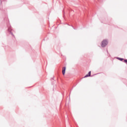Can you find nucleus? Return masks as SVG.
<instances>
[{
    "mask_svg": "<svg viewBox=\"0 0 127 127\" xmlns=\"http://www.w3.org/2000/svg\"><path fill=\"white\" fill-rule=\"evenodd\" d=\"M66 70V67H64L63 68V71H62V73L63 75H65V71Z\"/></svg>",
    "mask_w": 127,
    "mask_h": 127,
    "instance_id": "nucleus-2",
    "label": "nucleus"
},
{
    "mask_svg": "<svg viewBox=\"0 0 127 127\" xmlns=\"http://www.w3.org/2000/svg\"><path fill=\"white\" fill-rule=\"evenodd\" d=\"M118 59H119V60H120V61H123V60H124V59L121 58H118Z\"/></svg>",
    "mask_w": 127,
    "mask_h": 127,
    "instance_id": "nucleus-4",
    "label": "nucleus"
},
{
    "mask_svg": "<svg viewBox=\"0 0 127 127\" xmlns=\"http://www.w3.org/2000/svg\"><path fill=\"white\" fill-rule=\"evenodd\" d=\"M8 31L10 32V33L11 34V35H13V34L11 32V29L10 28H9L8 29Z\"/></svg>",
    "mask_w": 127,
    "mask_h": 127,
    "instance_id": "nucleus-3",
    "label": "nucleus"
},
{
    "mask_svg": "<svg viewBox=\"0 0 127 127\" xmlns=\"http://www.w3.org/2000/svg\"><path fill=\"white\" fill-rule=\"evenodd\" d=\"M1 1H0V3Z\"/></svg>",
    "mask_w": 127,
    "mask_h": 127,
    "instance_id": "nucleus-8",
    "label": "nucleus"
},
{
    "mask_svg": "<svg viewBox=\"0 0 127 127\" xmlns=\"http://www.w3.org/2000/svg\"><path fill=\"white\" fill-rule=\"evenodd\" d=\"M124 62H125L126 63H127V60H124Z\"/></svg>",
    "mask_w": 127,
    "mask_h": 127,
    "instance_id": "nucleus-7",
    "label": "nucleus"
},
{
    "mask_svg": "<svg viewBox=\"0 0 127 127\" xmlns=\"http://www.w3.org/2000/svg\"><path fill=\"white\" fill-rule=\"evenodd\" d=\"M88 75H89V77H90V76H91V71H89V72H88Z\"/></svg>",
    "mask_w": 127,
    "mask_h": 127,
    "instance_id": "nucleus-6",
    "label": "nucleus"
},
{
    "mask_svg": "<svg viewBox=\"0 0 127 127\" xmlns=\"http://www.w3.org/2000/svg\"><path fill=\"white\" fill-rule=\"evenodd\" d=\"M108 45V41L107 40H104L102 41L101 43L102 47H105Z\"/></svg>",
    "mask_w": 127,
    "mask_h": 127,
    "instance_id": "nucleus-1",
    "label": "nucleus"
},
{
    "mask_svg": "<svg viewBox=\"0 0 127 127\" xmlns=\"http://www.w3.org/2000/svg\"><path fill=\"white\" fill-rule=\"evenodd\" d=\"M87 77H90V75L88 74H86L84 78H87Z\"/></svg>",
    "mask_w": 127,
    "mask_h": 127,
    "instance_id": "nucleus-5",
    "label": "nucleus"
}]
</instances>
